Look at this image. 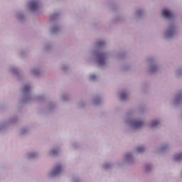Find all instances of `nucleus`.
I'll return each instance as SVG.
<instances>
[{
	"mask_svg": "<svg viewBox=\"0 0 182 182\" xmlns=\"http://www.w3.org/2000/svg\"><path fill=\"white\" fill-rule=\"evenodd\" d=\"M30 8L31 11H38L39 8V3L36 1H31L30 3Z\"/></svg>",
	"mask_w": 182,
	"mask_h": 182,
	"instance_id": "f03ea898",
	"label": "nucleus"
},
{
	"mask_svg": "<svg viewBox=\"0 0 182 182\" xmlns=\"http://www.w3.org/2000/svg\"><path fill=\"white\" fill-rule=\"evenodd\" d=\"M97 58L99 65H105V62H106V54L100 53L98 54Z\"/></svg>",
	"mask_w": 182,
	"mask_h": 182,
	"instance_id": "f257e3e1",
	"label": "nucleus"
},
{
	"mask_svg": "<svg viewBox=\"0 0 182 182\" xmlns=\"http://www.w3.org/2000/svg\"><path fill=\"white\" fill-rule=\"evenodd\" d=\"M102 45H105V41H101V42L97 43L98 46H102Z\"/></svg>",
	"mask_w": 182,
	"mask_h": 182,
	"instance_id": "f8f14e48",
	"label": "nucleus"
},
{
	"mask_svg": "<svg viewBox=\"0 0 182 182\" xmlns=\"http://www.w3.org/2000/svg\"><path fill=\"white\" fill-rule=\"evenodd\" d=\"M33 156V155H30V157H32Z\"/></svg>",
	"mask_w": 182,
	"mask_h": 182,
	"instance_id": "f3484780",
	"label": "nucleus"
},
{
	"mask_svg": "<svg viewBox=\"0 0 182 182\" xmlns=\"http://www.w3.org/2000/svg\"><path fill=\"white\" fill-rule=\"evenodd\" d=\"M143 126V122L141 121H134L133 123V127L134 129H139V127H141Z\"/></svg>",
	"mask_w": 182,
	"mask_h": 182,
	"instance_id": "39448f33",
	"label": "nucleus"
},
{
	"mask_svg": "<svg viewBox=\"0 0 182 182\" xmlns=\"http://www.w3.org/2000/svg\"><path fill=\"white\" fill-rule=\"evenodd\" d=\"M130 157V154H127V159H129Z\"/></svg>",
	"mask_w": 182,
	"mask_h": 182,
	"instance_id": "4468645a",
	"label": "nucleus"
},
{
	"mask_svg": "<svg viewBox=\"0 0 182 182\" xmlns=\"http://www.w3.org/2000/svg\"><path fill=\"white\" fill-rule=\"evenodd\" d=\"M163 16H164V18H166L167 19H170L173 16V14L168 10L165 9L163 11Z\"/></svg>",
	"mask_w": 182,
	"mask_h": 182,
	"instance_id": "20e7f679",
	"label": "nucleus"
},
{
	"mask_svg": "<svg viewBox=\"0 0 182 182\" xmlns=\"http://www.w3.org/2000/svg\"><path fill=\"white\" fill-rule=\"evenodd\" d=\"M158 125H159V121L157 120L153 121L151 123V127H156V126H158Z\"/></svg>",
	"mask_w": 182,
	"mask_h": 182,
	"instance_id": "6e6552de",
	"label": "nucleus"
},
{
	"mask_svg": "<svg viewBox=\"0 0 182 182\" xmlns=\"http://www.w3.org/2000/svg\"><path fill=\"white\" fill-rule=\"evenodd\" d=\"M60 171H62V166L57 165L51 172V176H58Z\"/></svg>",
	"mask_w": 182,
	"mask_h": 182,
	"instance_id": "7ed1b4c3",
	"label": "nucleus"
},
{
	"mask_svg": "<svg viewBox=\"0 0 182 182\" xmlns=\"http://www.w3.org/2000/svg\"><path fill=\"white\" fill-rule=\"evenodd\" d=\"M182 159V154H176L174 156V160H181Z\"/></svg>",
	"mask_w": 182,
	"mask_h": 182,
	"instance_id": "0eeeda50",
	"label": "nucleus"
},
{
	"mask_svg": "<svg viewBox=\"0 0 182 182\" xmlns=\"http://www.w3.org/2000/svg\"><path fill=\"white\" fill-rule=\"evenodd\" d=\"M126 97H127V95H126V92H122L120 93V99L121 100H125Z\"/></svg>",
	"mask_w": 182,
	"mask_h": 182,
	"instance_id": "423d86ee",
	"label": "nucleus"
},
{
	"mask_svg": "<svg viewBox=\"0 0 182 182\" xmlns=\"http://www.w3.org/2000/svg\"><path fill=\"white\" fill-rule=\"evenodd\" d=\"M31 90V87L29 85L24 86L23 92H29Z\"/></svg>",
	"mask_w": 182,
	"mask_h": 182,
	"instance_id": "9d476101",
	"label": "nucleus"
},
{
	"mask_svg": "<svg viewBox=\"0 0 182 182\" xmlns=\"http://www.w3.org/2000/svg\"><path fill=\"white\" fill-rule=\"evenodd\" d=\"M153 69H156V67H153Z\"/></svg>",
	"mask_w": 182,
	"mask_h": 182,
	"instance_id": "dca6fc26",
	"label": "nucleus"
},
{
	"mask_svg": "<svg viewBox=\"0 0 182 182\" xmlns=\"http://www.w3.org/2000/svg\"><path fill=\"white\" fill-rule=\"evenodd\" d=\"M90 79L91 80H95V79H96V75H91L90 76Z\"/></svg>",
	"mask_w": 182,
	"mask_h": 182,
	"instance_id": "9b49d317",
	"label": "nucleus"
},
{
	"mask_svg": "<svg viewBox=\"0 0 182 182\" xmlns=\"http://www.w3.org/2000/svg\"><path fill=\"white\" fill-rule=\"evenodd\" d=\"M173 34V31H169L168 32V35H172Z\"/></svg>",
	"mask_w": 182,
	"mask_h": 182,
	"instance_id": "ddd939ff",
	"label": "nucleus"
},
{
	"mask_svg": "<svg viewBox=\"0 0 182 182\" xmlns=\"http://www.w3.org/2000/svg\"><path fill=\"white\" fill-rule=\"evenodd\" d=\"M52 153H53H53H55V151H52Z\"/></svg>",
	"mask_w": 182,
	"mask_h": 182,
	"instance_id": "2eb2a0df",
	"label": "nucleus"
},
{
	"mask_svg": "<svg viewBox=\"0 0 182 182\" xmlns=\"http://www.w3.org/2000/svg\"><path fill=\"white\" fill-rule=\"evenodd\" d=\"M136 151H138V153H141V152L144 151V147H143V146H139V147L136 149Z\"/></svg>",
	"mask_w": 182,
	"mask_h": 182,
	"instance_id": "1a4fd4ad",
	"label": "nucleus"
}]
</instances>
